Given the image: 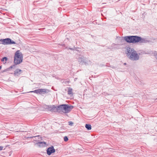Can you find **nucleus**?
I'll use <instances>...</instances> for the list:
<instances>
[{"mask_svg": "<svg viewBox=\"0 0 157 157\" xmlns=\"http://www.w3.org/2000/svg\"><path fill=\"white\" fill-rule=\"evenodd\" d=\"M37 144L40 147L45 146L46 145V143L42 141L39 142L37 143Z\"/></svg>", "mask_w": 157, "mask_h": 157, "instance_id": "ddd939ff", "label": "nucleus"}, {"mask_svg": "<svg viewBox=\"0 0 157 157\" xmlns=\"http://www.w3.org/2000/svg\"><path fill=\"white\" fill-rule=\"evenodd\" d=\"M127 55L130 59L133 60L139 59V56L133 48H127Z\"/></svg>", "mask_w": 157, "mask_h": 157, "instance_id": "f257e3e1", "label": "nucleus"}, {"mask_svg": "<svg viewBox=\"0 0 157 157\" xmlns=\"http://www.w3.org/2000/svg\"><path fill=\"white\" fill-rule=\"evenodd\" d=\"M1 68H2V67L0 66V70L1 69Z\"/></svg>", "mask_w": 157, "mask_h": 157, "instance_id": "393cba45", "label": "nucleus"}, {"mask_svg": "<svg viewBox=\"0 0 157 157\" xmlns=\"http://www.w3.org/2000/svg\"><path fill=\"white\" fill-rule=\"evenodd\" d=\"M73 107V106H70L68 105H61L57 106V112L67 113L71 111Z\"/></svg>", "mask_w": 157, "mask_h": 157, "instance_id": "f03ea898", "label": "nucleus"}, {"mask_svg": "<svg viewBox=\"0 0 157 157\" xmlns=\"http://www.w3.org/2000/svg\"><path fill=\"white\" fill-rule=\"evenodd\" d=\"M154 55L156 56L157 55V53L156 52L154 53Z\"/></svg>", "mask_w": 157, "mask_h": 157, "instance_id": "aec40b11", "label": "nucleus"}, {"mask_svg": "<svg viewBox=\"0 0 157 157\" xmlns=\"http://www.w3.org/2000/svg\"><path fill=\"white\" fill-rule=\"evenodd\" d=\"M13 66H11L10 67V68H13Z\"/></svg>", "mask_w": 157, "mask_h": 157, "instance_id": "4be33fe9", "label": "nucleus"}, {"mask_svg": "<svg viewBox=\"0 0 157 157\" xmlns=\"http://www.w3.org/2000/svg\"><path fill=\"white\" fill-rule=\"evenodd\" d=\"M68 123H69V124L71 126L73 125V122H72L71 121H69V122Z\"/></svg>", "mask_w": 157, "mask_h": 157, "instance_id": "a211bd4d", "label": "nucleus"}, {"mask_svg": "<svg viewBox=\"0 0 157 157\" xmlns=\"http://www.w3.org/2000/svg\"><path fill=\"white\" fill-rule=\"evenodd\" d=\"M64 140L65 141H67L68 140V138L67 136H65L64 137Z\"/></svg>", "mask_w": 157, "mask_h": 157, "instance_id": "f3484780", "label": "nucleus"}, {"mask_svg": "<svg viewBox=\"0 0 157 157\" xmlns=\"http://www.w3.org/2000/svg\"><path fill=\"white\" fill-rule=\"evenodd\" d=\"M22 72V71L20 69H17L14 71V75L16 76H19Z\"/></svg>", "mask_w": 157, "mask_h": 157, "instance_id": "1a4fd4ad", "label": "nucleus"}, {"mask_svg": "<svg viewBox=\"0 0 157 157\" xmlns=\"http://www.w3.org/2000/svg\"><path fill=\"white\" fill-rule=\"evenodd\" d=\"M8 60V58L6 57H4L2 59V61H4V60L7 61Z\"/></svg>", "mask_w": 157, "mask_h": 157, "instance_id": "dca6fc26", "label": "nucleus"}, {"mask_svg": "<svg viewBox=\"0 0 157 157\" xmlns=\"http://www.w3.org/2000/svg\"><path fill=\"white\" fill-rule=\"evenodd\" d=\"M2 147L0 146V150H2Z\"/></svg>", "mask_w": 157, "mask_h": 157, "instance_id": "412c9836", "label": "nucleus"}, {"mask_svg": "<svg viewBox=\"0 0 157 157\" xmlns=\"http://www.w3.org/2000/svg\"><path fill=\"white\" fill-rule=\"evenodd\" d=\"M69 49L70 50H72V48H69Z\"/></svg>", "mask_w": 157, "mask_h": 157, "instance_id": "b1692460", "label": "nucleus"}, {"mask_svg": "<svg viewBox=\"0 0 157 157\" xmlns=\"http://www.w3.org/2000/svg\"><path fill=\"white\" fill-rule=\"evenodd\" d=\"M68 94L69 95L72 94V90L71 88H69L68 90Z\"/></svg>", "mask_w": 157, "mask_h": 157, "instance_id": "2eb2a0df", "label": "nucleus"}, {"mask_svg": "<svg viewBox=\"0 0 157 157\" xmlns=\"http://www.w3.org/2000/svg\"><path fill=\"white\" fill-rule=\"evenodd\" d=\"M119 39L120 40H124V38L123 37H119Z\"/></svg>", "mask_w": 157, "mask_h": 157, "instance_id": "6ab92c4d", "label": "nucleus"}, {"mask_svg": "<svg viewBox=\"0 0 157 157\" xmlns=\"http://www.w3.org/2000/svg\"><path fill=\"white\" fill-rule=\"evenodd\" d=\"M48 92V90L45 89H39L35 90L34 91H31L29 92L34 93L36 94H44L47 93Z\"/></svg>", "mask_w": 157, "mask_h": 157, "instance_id": "423d86ee", "label": "nucleus"}, {"mask_svg": "<svg viewBox=\"0 0 157 157\" xmlns=\"http://www.w3.org/2000/svg\"><path fill=\"white\" fill-rule=\"evenodd\" d=\"M23 56L19 50H17L14 55V62L15 64L21 63L23 60Z\"/></svg>", "mask_w": 157, "mask_h": 157, "instance_id": "7ed1b4c3", "label": "nucleus"}, {"mask_svg": "<svg viewBox=\"0 0 157 157\" xmlns=\"http://www.w3.org/2000/svg\"><path fill=\"white\" fill-rule=\"evenodd\" d=\"M57 106H55L54 105L50 107L51 109L50 110L52 112H56L57 111Z\"/></svg>", "mask_w": 157, "mask_h": 157, "instance_id": "f8f14e48", "label": "nucleus"}, {"mask_svg": "<svg viewBox=\"0 0 157 157\" xmlns=\"http://www.w3.org/2000/svg\"><path fill=\"white\" fill-rule=\"evenodd\" d=\"M35 137H36V138L38 137H39V136H35Z\"/></svg>", "mask_w": 157, "mask_h": 157, "instance_id": "5701e85b", "label": "nucleus"}, {"mask_svg": "<svg viewBox=\"0 0 157 157\" xmlns=\"http://www.w3.org/2000/svg\"><path fill=\"white\" fill-rule=\"evenodd\" d=\"M139 42H140V43H147L149 41L147 40L145 38L137 36V43Z\"/></svg>", "mask_w": 157, "mask_h": 157, "instance_id": "0eeeda50", "label": "nucleus"}, {"mask_svg": "<svg viewBox=\"0 0 157 157\" xmlns=\"http://www.w3.org/2000/svg\"><path fill=\"white\" fill-rule=\"evenodd\" d=\"M85 59V58L83 56H79L78 58V61L82 64H83V62L84 61Z\"/></svg>", "mask_w": 157, "mask_h": 157, "instance_id": "9d476101", "label": "nucleus"}, {"mask_svg": "<svg viewBox=\"0 0 157 157\" xmlns=\"http://www.w3.org/2000/svg\"><path fill=\"white\" fill-rule=\"evenodd\" d=\"M83 64L86 65H89L91 64V62L89 59L85 58L84 61L83 62Z\"/></svg>", "mask_w": 157, "mask_h": 157, "instance_id": "9b49d317", "label": "nucleus"}, {"mask_svg": "<svg viewBox=\"0 0 157 157\" xmlns=\"http://www.w3.org/2000/svg\"><path fill=\"white\" fill-rule=\"evenodd\" d=\"M55 152V150L53 146H51L48 148L47 150V154L50 155L52 153H53Z\"/></svg>", "mask_w": 157, "mask_h": 157, "instance_id": "6e6552de", "label": "nucleus"}, {"mask_svg": "<svg viewBox=\"0 0 157 157\" xmlns=\"http://www.w3.org/2000/svg\"><path fill=\"white\" fill-rule=\"evenodd\" d=\"M136 36H128L124 37V40L128 43H137Z\"/></svg>", "mask_w": 157, "mask_h": 157, "instance_id": "20e7f679", "label": "nucleus"}, {"mask_svg": "<svg viewBox=\"0 0 157 157\" xmlns=\"http://www.w3.org/2000/svg\"><path fill=\"white\" fill-rule=\"evenodd\" d=\"M0 41L1 42L2 44H16L15 42L12 41L9 38L4 39H1L0 40Z\"/></svg>", "mask_w": 157, "mask_h": 157, "instance_id": "39448f33", "label": "nucleus"}, {"mask_svg": "<svg viewBox=\"0 0 157 157\" xmlns=\"http://www.w3.org/2000/svg\"><path fill=\"white\" fill-rule=\"evenodd\" d=\"M85 127L88 130H90L91 129V125L90 124H86L85 125Z\"/></svg>", "mask_w": 157, "mask_h": 157, "instance_id": "4468645a", "label": "nucleus"}]
</instances>
